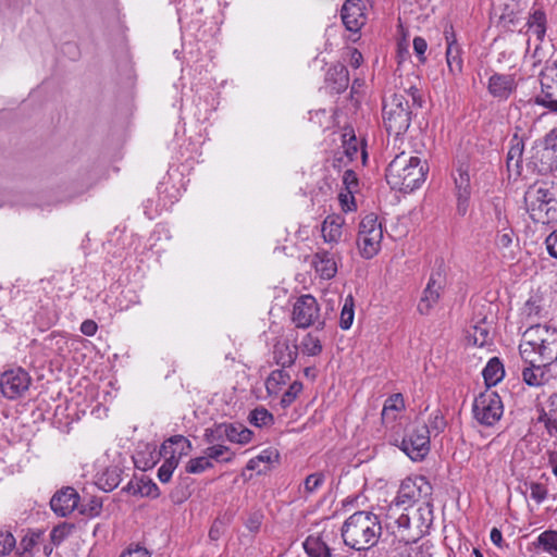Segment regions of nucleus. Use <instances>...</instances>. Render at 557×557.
Listing matches in <instances>:
<instances>
[{"label": "nucleus", "mask_w": 557, "mask_h": 557, "mask_svg": "<svg viewBox=\"0 0 557 557\" xmlns=\"http://www.w3.org/2000/svg\"><path fill=\"white\" fill-rule=\"evenodd\" d=\"M227 441L240 445L248 444L252 438V432L239 423H226Z\"/></svg>", "instance_id": "32"}, {"label": "nucleus", "mask_w": 557, "mask_h": 557, "mask_svg": "<svg viewBox=\"0 0 557 557\" xmlns=\"http://www.w3.org/2000/svg\"><path fill=\"white\" fill-rule=\"evenodd\" d=\"M517 88L513 74L494 73L487 83V90L494 98L507 100Z\"/></svg>", "instance_id": "16"}, {"label": "nucleus", "mask_w": 557, "mask_h": 557, "mask_svg": "<svg viewBox=\"0 0 557 557\" xmlns=\"http://www.w3.org/2000/svg\"><path fill=\"white\" fill-rule=\"evenodd\" d=\"M401 508L387 507L385 515L386 528L406 545L416 543L429 530L432 523V511L429 504L409 512H399Z\"/></svg>", "instance_id": "2"}, {"label": "nucleus", "mask_w": 557, "mask_h": 557, "mask_svg": "<svg viewBox=\"0 0 557 557\" xmlns=\"http://www.w3.org/2000/svg\"><path fill=\"white\" fill-rule=\"evenodd\" d=\"M523 148V143L519 140L517 137H515L507 153V169L510 173H513L516 176H519L522 171Z\"/></svg>", "instance_id": "27"}, {"label": "nucleus", "mask_w": 557, "mask_h": 557, "mask_svg": "<svg viewBox=\"0 0 557 557\" xmlns=\"http://www.w3.org/2000/svg\"><path fill=\"white\" fill-rule=\"evenodd\" d=\"M278 455L274 450H262L257 458L260 462L271 463L273 460L277 459Z\"/></svg>", "instance_id": "64"}, {"label": "nucleus", "mask_w": 557, "mask_h": 557, "mask_svg": "<svg viewBox=\"0 0 557 557\" xmlns=\"http://www.w3.org/2000/svg\"><path fill=\"white\" fill-rule=\"evenodd\" d=\"M528 33L535 36L539 41H543L546 34V15L543 11H534L528 20Z\"/></svg>", "instance_id": "31"}, {"label": "nucleus", "mask_w": 557, "mask_h": 557, "mask_svg": "<svg viewBox=\"0 0 557 557\" xmlns=\"http://www.w3.org/2000/svg\"><path fill=\"white\" fill-rule=\"evenodd\" d=\"M205 454L210 461L231 462L234 458V454L223 444H210V446L206 448Z\"/></svg>", "instance_id": "37"}, {"label": "nucleus", "mask_w": 557, "mask_h": 557, "mask_svg": "<svg viewBox=\"0 0 557 557\" xmlns=\"http://www.w3.org/2000/svg\"><path fill=\"white\" fill-rule=\"evenodd\" d=\"M421 425H424L430 431V436L438 435L442 433L446 428V421L444 416L438 411H434L430 414L428 423H422Z\"/></svg>", "instance_id": "40"}, {"label": "nucleus", "mask_w": 557, "mask_h": 557, "mask_svg": "<svg viewBox=\"0 0 557 557\" xmlns=\"http://www.w3.org/2000/svg\"><path fill=\"white\" fill-rule=\"evenodd\" d=\"M405 399L403 394L395 393L386 398L383 405L381 419L385 426L394 423L405 410Z\"/></svg>", "instance_id": "22"}, {"label": "nucleus", "mask_w": 557, "mask_h": 557, "mask_svg": "<svg viewBox=\"0 0 557 557\" xmlns=\"http://www.w3.org/2000/svg\"><path fill=\"white\" fill-rule=\"evenodd\" d=\"M394 445L412 461H422L430 453V431L424 425H413L406 431L401 441L395 438Z\"/></svg>", "instance_id": "7"}, {"label": "nucleus", "mask_w": 557, "mask_h": 557, "mask_svg": "<svg viewBox=\"0 0 557 557\" xmlns=\"http://www.w3.org/2000/svg\"><path fill=\"white\" fill-rule=\"evenodd\" d=\"M311 265L322 280H331L337 273V258L335 253L319 248L312 256Z\"/></svg>", "instance_id": "14"}, {"label": "nucleus", "mask_w": 557, "mask_h": 557, "mask_svg": "<svg viewBox=\"0 0 557 557\" xmlns=\"http://www.w3.org/2000/svg\"><path fill=\"white\" fill-rule=\"evenodd\" d=\"M430 549L431 546L425 543L416 547L410 546L407 548L408 557H431L432 553Z\"/></svg>", "instance_id": "56"}, {"label": "nucleus", "mask_w": 557, "mask_h": 557, "mask_svg": "<svg viewBox=\"0 0 557 557\" xmlns=\"http://www.w3.org/2000/svg\"><path fill=\"white\" fill-rule=\"evenodd\" d=\"M381 243H382V239H380V238L375 239L374 237L371 238V237H364V236L358 235V238H357V246H358L359 252L366 259H371L375 255H377V252L381 249Z\"/></svg>", "instance_id": "34"}, {"label": "nucleus", "mask_w": 557, "mask_h": 557, "mask_svg": "<svg viewBox=\"0 0 557 557\" xmlns=\"http://www.w3.org/2000/svg\"><path fill=\"white\" fill-rule=\"evenodd\" d=\"M545 148L557 152V127L545 136Z\"/></svg>", "instance_id": "61"}, {"label": "nucleus", "mask_w": 557, "mask_h": 557, "mask_svg": "<svg viewBox=\"0 0 557 557\" xmlns=\"http://www.w3.org/2000/svg\"><path fill=\"white\" fill-rule=\"evenodd\" d=\"M443 280L440 273L431 274L422 297L418 304V311L421 314H429L438 302L443 292Z\"/></svg>", "instance_id": "13"}, {"label": "nucleus", "mask_w": 557, "mask_h": 557, "mask_svg": "<svg viewBox=\"0 0 557 557\" xmlns=\"http://www.w3.org/2000/svg\"><path fill=\"white\" fill-rule=\"evenodd\" d=\"M362 61H363V57L358 49L352 48L349 50L350 66H352L354 69H358L361 65Z\"/></svg>", "instance_id": "62"}, {"label": "nucleus", "mask_w": 557, "mask_h": 557, "mask_svg": "<svg viewBox=\"0 0 557 557\" xmlns=\"http://www.w3.org/2000/svg\"><path fill=\"white\" fill-rule=\"evenodd\" d=\"M302 391V383L299 381H294L287 391L283 394L281 398V405L283 408H286L292 405V403L297 398V396Z\"/></svg>", "instance_id": "47"}, {"label": "nucleus", "mask_w": 557, "mask_h": 557, "mask_svg": "<svg viewBox=\"0 0 557 557\" xmlns=\"http://www.w3.org/2000/svg\"><path fill=\"white\" fill-rule=\"evenodd\" d=\"M345 219L341 214L327 215L321 224V235L325 244L331 246L339 244L343 237Z\"/></svg>", "instance_id": "19"}, {"label": "nucleus", "mask_w": 557, "mask_h": 557, "mask_svg": "<svg viewBox=\"0 0 557 557\" xmlns=\"http://www.w3.org/2000/svg\"><path fill=\"white\" fill-rule=\"evenodd\" d=\"M534 545L548 554L557 553V531L546 530L542 532L534 542Z\"/></svg>", "instance_id": "36"}, {"label": "nucleus", "mask_w": 557, "mask_h": 557, "mask_svg": "<svg viewBox=\"0 0 557 557\" xmlns=\"http://www.w3.org/2000/svg\"><path fill=\"white\" fill-rule=\"evenodd\" d=\"M79 495L73 487L58 491L50 500L51 509L60 517H66L77 508Z\"/></svg>", "instance_id": "15"}, {"label": "nucleus", "mask_w": 557, "mask_h": 557, "mask_svg": "<svg viewBox=\"0 0 557 557\" xmlns=\"http://www.w3.org/2000/svg\"><path fill=\"white\" fill-rule=\"evenodd\" d=\"M358 235L383 239L382 224L374 213L367 214L359 224Z\"/></svg>", "instance_id": "29"}, {"label": "nucleus", "mask_w": 557, "mask_h": 557, "mask_svg": "<svg viewBox=\"0 0 557 557\" xmlns=\"http://www.w3.org/2000/svg\"><path fill=\"white\" fill-rule=\"evenodd\" d=\"M541 95L536 96L535 103L557 99V60L547 64L541 72Z\"/></svg>", "instance_id": "17"}, {"label": "nucleus", "mask_w": 557, "mask_h": 557, "mask_svg": "<svg viewBox=\"0 0 557 557\" xmlns=\"http://www.w3.org/2000/svg\"><path fill=\"white\" fill-rule=\"evenodd\" d=\"M513 230L510 227H504L500 230L496 236L495 243L498 248H509L513 242Z\"/></svg>", "instance_id": "49"}, {"label": "nucleus", "mask_w": 557, "mask_h": 557, "mask_svg": "<svg viewBox=\"0 0 557 557\" xmlns=\"http://www.w3.org/2000/svg\"><path fill=\"white\" fill-rule=\"evenodd\" d=\"M363 10L362 0H346L343 4L341 16L347 30L358 33L366 24L367 16Z\"/></svg>", "instance_id": "12"}, {"label": "nucleus", "mask_w": 557, "mask_h": 557, "mask_svg": "<svg viewBox=\"0 0 557 557\" xmlns=\"http://www.w3.org/2000/svg\"><path fill=\"white\" fill-rule=\"evenodd\" d=\"M455 196L457 199V213L463 216L470 207L471 191H455Z\"/></svg>", "instance_id": "50"}, {"label": "nucleus", "mask_w": 557, "mask_h": 557, "mask_svg": "<svg viewBox=\"0 0 557 557\" xmlns=\"http://www.w3.org/2000/svg\"><path fill=\"white\" fill-rule=\"evenodd\" d=\"M537 299L535 297H531L525 302V310L528 315H539L541 311V307L537 305Z\"/></svg>", "instance_id": "63"}, {"label": "nucleus", "mask_w": 557, "mask_h": 557, "mask_svg": "<svg viewBox=\"0 0 557 557\" xmlns=\"http://www.w3.org/2000/svg\"><path fill=\"white\" fill-rule=\"evenodd\" d=\"M379 517L371 511L360 510L350 515L342 525L341 533L345 545L356 550L373 547L381 535Z\"/></svg>", "instance_id": "3"}, {"label": "nucleus", "mask_w": 557, "mask_h": 557, "mask_svg": "<svg viewBox=\"0 0 557 557\" xmlns=\"http://www.w3.org/2000/svg\"><path fill=\"white\" fill-rule=\"evenodd\" d=\"M355 318V300L351 295H348L342 307L341 317H339V326L343 330H349L352 325Z\"/></svg>", "instance_id": "38"}, {"label": "nucleus", "mask_w": 557, "mask_h": 557, "mask_svg": "<svg viewBox=\"0 0 557 557\" xmlns=\"http://www.w3.org/2000/svg\"><path fill=\"white\" fill-rule=\"evenodd\" d=\"M44 533L41 531L28 532L20 542L16 548L17 557H35L42 544Z\"/></svg>", "instance_id": "26"}, {"label": "nucleus", "mask_w": 557, "mask_h": 557, "mask_svg": "<svg viewBox=\"0 0 557 557\" xmlns=\"http://www.w3.org/2000/svg\"><path fill=\"white\" fill-rule=\"evenodd\" d=\"M120 557H150V553L147 548L137 545L123 552Z\"/></svg>", "instance_id": "59"}, {"label": "nucleus", "mask_w": 557, "mask_h": 557, "mask_svg": "<svg viewBox=\"0 0 557 557\" xmlns=\"http://www.w3.org/2000/svg\"><path fill=\"white\" fill-rule=\"evenodd\" d=\"M429 164L413 152L403 151L388 164L385 173L386 182L393 189L410 193L419 188L426 178Z\"/></svg>", "instance_id": "1"}, {"label": "nucleus", "mask_w": 557, "mask_h": 557, "mask_svg": "<svg viewBox=\"0 0 557 557\" xmlns=\"http://www.w3.org/2000/svg\"><path fill=\"white\" fill-rule=\"evenodd\" d=\"M16 545V540L9 531H0V557L12 552Z\"/></svg>", "instance_id": "48"}, {"label": "nucleus", "mask_w": 557, "mask_h": 557, "mask_svg": "<svg viewBox=\"0 0 557 557\" xmlns=\"http://www.w3.org/2000/svg\"><path fill=\"white\" fill-rule=\"evenodd\" d=\"M343 183L346 186L347 191L354 194L358 187V178L354 171L346 170L343 175Z\"/></svg>", "instance_id": "55"}, {"label": "nucleus", "mask_w": 557, "mask_h": 557, "mask_svg": "<svg viewBox=\"0 0 557 557\" xmlns=\"http://www.w3.org/2000/svg\"><path fill=\"white\" fill-rule=\"evenodd\" d=\"M290 376L284 369L274 370L265 381V388L269 395H277L283 385L289 381Z\"/></svg>", "instance_id": "33"}, {"label": "nucleus", "mask_w": 557, "mask_h": 557, "mask_svg": "<svg viewBox=\"0 0 557 557\" xmlns=\"http://www.w3.org/2000/svg\"><path fill=\"white\" fill-rule=\"evenodd\" d=\"M191 449V443L183 435H174L166 440L160 448V456L180 459Z\"/></svg>", "instance_id": "21"}, {"label": "nucleus", "mask_w": 557, "mask_h": 557, "mask_svg": "<svg viewBox=\"0 0 557 557\" xmlns=\"http://www.w3.org/2000/svg\"><path fill=\"white\" fill-rule=\"evenodd\" d=\"M292 321L299 329H307L318 323L323 326L324 322L320 321V307L317 299L312 295H301L293 305Z\"/></svg>", "instance_id": "10"}, {"label": "nucleus", "mask_w": 557, "mask_h": 557, "mask_svg": "<svg viewBox=\"0 0 557 557\" xmlns=\"http://www.w3.org/2000/svg\"><path fill=\"white\" fill-rule=\"evenodd\" d=\"M485 384L491 387L499 383L505 375L504 364L497 357H493L488 360L482 371Z\"/></svg>", "instance_id": "28"}, {"label": "nucleus", "mask_w": 557, "mask_h": 557, "mask_svg": "<svg viewBox=\"0 0 557 557\" xmlns=\"http://www.w3.org/2000/svg\"><path fill=\"white\" fill-rule=\"evenodd\" d=\"M134 493H138L141 496L157 498L160 495L158 485L151 480L141 479L137 483V490Z\"/></svg>", "instance_id": "45"}, {"label": "nucleus", "mask_w": 557, "mask_h": 557, "mask_svg": "<svg viewBox=\"0 0 557 557\" xmlns=\"http://www.w3.org/2000/svg\"><path fill=\"white\" fill-rule=\"evenodd\" d=\"M524 202L535 223L549 224L557 221V197L553 187L544 184L529 187Z\"/></svg>", "instance_id": "5"}, {"label": "nucleus", "mask_w": 557, "mask_h": 557, "mask_svg": "<svg viewBox=\"0 0 557 557\" xmlns=\"http://www.w3.org/2000/svg\"><path fill=\"white\" fill-rule=\"evenodd\" d=\"M30 384V375L22 368L7 370L0 377L1 393L5 398L11 400L23 397Z\"/></svg>", "instance_id": "11"}, {"label": "nucleus", "mask_w": 557, "mask_h": 557, "mask_svg": "<svg viewBox=\"0 0 557 557\" xmlns=\"http://www.w3.org/2000/svg\"><path fill=\"white\" fill-rule=\"evenodd\" d=\"M98 325L94 320H85L81 324V332L86 336H94L97 333Z\"/></svg>", "instance_id": "60"}, {"label": "nucleus", "mask_w": 557, "mask_h": 557, "mask_svg": "<svg viewBox=\"0 0 557 557\" xmlns=\"http://www.w3.org/2000/svg\"><path fill=\"white\" fill-rule=\"evenodd\" d=\"M537 421L544 423L549 435L557 434V392L550 396L548 410H542Z\"/></svg>", "instance_id": "30"}, {"label": "nucleus", "mask_w": 557, "mask_h": 557, "mask_svg": "<svg viewBox=\"0 0 557 557\" xmlns=\"http://www.w3.org/2000/svg\"><path fill=\"white\" fill-rule=\"evenodd\" d=\"M249 421L256 426H265L273 422V416L265 408L259 407L249 414Z\"/></svg>", "instance_id": "42"}, {"label": "nucleus", "mask_w": 557, "mask_h": 557, "mask_svg": "<svg viewBox=\"0 0 557 557\" xmlns=\"http://www.w3.org/2000/svg\"><path fill=\"white\" fill-rule=\"evenodd\" d=\"M262 521L263 515L260 511H253L246 519L245 525L250 532L257 533L261 528Z\"/></svg>", "instance_id": "52"}, {"label": "nucleus", "mask_w": 557, "mask_h": 557, "mask_svg": "<svg viewBox=\"0 0 557 557\" xmlns=\"http://www.w3.org/2000/svg\"><path fill=\"white\" fill-rule=\"evenodd\" d=\"M455 191H471L470 175L467 169L460 166L454 176Z\"/></svg>", "instance_id": "46"}, {"label": "nucleus", "mask_w": 557, "mask_h": 557, "mask_svg": "<svg viewBox=\"0 0 557 557\" xmlns=\"http://www.w3.org/2000/svg\"><path fill=\"white\" fill-rule=\"evenodd\" d=\"M519 348L523 360L535 357L539 362L550 366L557 361V330L542 324L532 325L523 333Z\"/></svg>", "instance_id": "4"}, {"label": "nucleus", "mask_w": 557, "mask_h": 557, "mask_svg": "<svg viewBox=\"0 0 557 557\" xmlns=\"http://www.w3.org/2000/svg\"><path fill=\"white\" fill-rule=\"evenodd\" d=\"M227 426L226 423H214L212 426L207 428L203 433V440L207 444H223L227 441Z\"/></svg>", "instance_id": "35"}, {"label": "nucleus", "mask_w": 557, "mask_h": 557, "mask_svg": "<svg viewBox=\"0 0 557 557\" xmlns=\"http://www.w3.org/2000/svg\"><path fill=\"white\" fill-rule=\"evenodd\" d=\"M383 121L386 131L395 136L404 134L409 128L411 112L404 95L394 94L384 100Z\"/></svg>", "instance_id": "6"}, {"label": "nucleus", "mask_w": 557, "mask_h": 557, "mask_svg": "<svg viewBox=\"0 0 557 557\" xmlns=\"http://www.w3.org/2000/svg\"><path fill=\"white\" fill-rule=\"evenodd\" d=\"M431 491L432 487L424 476H408L401 481L397 496L388 507L408 510L414 503L428 498Z\"/></svg>", "instance_id": "8"}, {"label": "nucleus", "mask_w": 557, "mask_h": 557, "mask_svg": "<svg viewBox=\"0 0 557 557\" xmlns=\"http://www.w3.org/2000/svg\"><path fill=\"white\" fill-rule=\"evenodd\" d=\"M530 366L525 367L522 371V379L529 386L539 387L548 381L545 372L547 366L539 362L535 357H530V360H524Z\"/></svg>", "instance_id": "23"}, {"label": "nucleus", "mask_w": 557, "mask_h": 557, "mask_svg": "<svg viewBox=\"0 0 557 557\" xmlns=\"http://www.w3.org/2000/svg\"><path fill=\"white\" fill-rule=\"evenodd\" d=\"M530 487V496L537 504L543 503L547 497V488L539 482H531L529 484Z\"/></svg>", "instance_id": "51"}, {"label": "nucleus", "mask_w": 557, "mask_h": 557, "mask_svg": "<svg viewBox=\"0 0 557 557\" xmlns=\"http://www.w3.org/2000/svg\"><path fill=\"white\" fill-rule=\"evenodd\" d=\"M504 406L495 392L481 393L473 403V414L483 425L492 426L503 417Z\"/></svg>", "instance_id": "9"}, {"label": "nucleus", "mask_w": 557, "mask_h": 557, "mask_svg": "<svg viewBox=\"0 0 557 557\" xmlns=\"http://www.w3.org/2000/svg\"><path fill=\"white\" fill-rule=\"evenodd\" d=\"M339 202L342 210L345 212H349L356 209L354 196L349 191H347L346 194H339Z\"/></svg>", "instance_id": "58"}, {"label": "nucleus", "mask_w": 557, "mask_h": 557, "mask_svg": "<svg viewBox=\"0 0 557 557\" xmlns=\"http://www.w3.org/2000/svg\"><path fill=\"white\" fill-rule=\"evenodd\" d=\"M473 338V343L476 346H484L490 337V332L482 325L473 326V333L470 335Z\"/></svg>", "instance_id": "53"}, {"label": "nucleus", "mask_w": 557, "mask_h": 557, "mask_svg": "<svg viewBox=\"0 0 557 557\" xmlns=\"http://www.w3.org/2000/svg\"><path fill=\"white\" fill-rule=\"evenodd\" d=\"M545 247L548 255L557 259V228L546 237Z\"/></svg>", "instance_id": "57"}, {"label": "nucleus", "mask_w": 557, "mask_h": 557, "mask_svg": "<svg viewBox=\"0 0 557 557\" xmlns=\"http://www.w3.org/2000/svg\"><path fill=\"white\" fill-rule=\"evenodd\" d=\"M325 481V476L321 472L309 474L304 482V493L311 495L317 492Z\"/></svg>", "instance_id": "43"}, {"label": "nucleus", "mask_w": 557, "mask_h": 557, "mask_svg": "<svg viewBox=\"0 0 557 557\" xmlns=\"http://www.w3.org/2000/svg\"><path fill=\"white\" fill-rule=\"evenodd\" d=\"M326 83L337 94L347 89L349 74L345 65L337 63L332 65L326 73Z\"/></svg>", "instance_id": "25"}, {"label": "nucleus", "mask_w": 557, "mask_h": 557, "mask_svg": "<svg viewBox=\"0 0 557 557\" xmlns=\"http://www.w3.org/2000/svg\"><path fill=\"white\" fill-rule=\"evenodd\" d=\"M163 458H164V462L161 465V467L158 470V479L162 483H168L171 480L173 471L177 467L178 461H177V459L170 458L168 456L163 457Z\"/></svg>", "instance_id": "44"}, {"label": "nucleus", "mask_w": 557, "mask_h": 557, "mask_svg": "<svg viewBox=\"0 0 557 557\" xmlns=\"http://www.w3.org/2000/svg\"><path fill=\"white\" fill-rule=\"evenodd\" d=\"M412 46H413V51H414L416 55L418 57L419 61L425 62V60H426L425 52L428 49V42L425 41V39L417 36L413 38Z\"/></svg>", "instance_id": "54"}, {"label": "nucleus", "mask_w": 557, "mask_h": 557, "mask_svg": "<svg viewBox=\"0 0 557 557\" xmlns=\"http://www.w3.org/2000/svg\"><path fill=\"white\" fill-rule=\"evenodd\" d=\"M213 468L212 461L209 460L208 456L205 454V456L193 458L188 461L186 465V472L188 473H202L208 469Z\"/></svg>", "instance_id": "41"}, {"label": "nucleus", "mask_w": 557, "mask_h": 557, "mask_svg": "<svg viewBox=\"0 0 557 557\" xmlns=\"http://www.w3.org/2000/svg\"><path fill=\"white\" fill-rule=\"evenodd\" d=\"M301 351L307 356H318L322 352L320 338L313 333H307L300 343Z\"/></svg>", "instance_id": "39"}, {"label": "nucleus", "mask_w": 557, "mask_h": 557, "mask_svg": "<svg viewBox=\"0 0 557 557\" xmlns=\"http://www.w3.org/2000/svg\"><path fill=\"white\" fill-rule=\"evenodd\" d=\"M445 38L447 42L446 62L449 73L453 76L461 74L463 69V60L461 58V47L456 40V36L450 27V30H445Z\"/></svg>", "instance_id": "18"}, {"label": "nucleus", "mask_w": 557, "mask_h": 557, "mask_svg": "<svg viewBox=\"0 0 557 557\" xmlns=\"http://www.w3.org/2000/svg\"><path fill=\"white\" fill-rule=\"evenodd\" d=\"M298 356V346L287 339H280L273 347V359L277 366L292 367Z\"/></svg>", "instance_id": "20"}, {"label": "nucleus", "mask_w": 557, "mask_h": 557, "mask_svg": "<svg viewBox=\"0 0 557 557\" xmlns=\"http://www.w3.org/2000/svg\"><path fill=\"white\" fill-rule=\"evenodd\" d=\"M327 537L329 533L325 531L309 535L302 544L305 552L310 557H331V548L326 543Z\"/></svg>", "instance_id": "24"}]
</instances>
